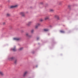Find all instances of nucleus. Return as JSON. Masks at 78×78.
I'll use <instances>...</instances> for the list:
<instances>
[{
	"label": "nucleus",
	"mask_w": 78,
	"mask_h": 78,
	"mask_svg": "<svg viewBox=\"0 0 78 78\" xmlns=\"http://www.w3.org/2000/svg\"><path fill=\"white\" fill-rule=\"evenodd\" d=\"M23 50V48H20L19 50H20V51L21 50Z\"/></svg>",
	"instance_id": "nucleus-15"
},
{
	"label": "nucleus",
	"mask_w": 78,
	"mask_h": 78,
	"mask_svg": "<svg viewBox=\"0 0 78 78\" xmlns=\"http://www.w3.org/2000/svg\"><path fill=\"white\" fill-rule=\"evenodd\" d=\"M17 62V61L16 59H15L14 61V62L15 64H16Z\"/></svg>",
	"instance_id": "nucleus-12"
},
{
	"label": "nucleus",
	"mask_w": 78,
	"mask_h": 78,
	"mask_svg": "<svg viewBox=\"0 0 78 78\" xmlns=\"http://www.w3.org/2000/svg\"><path fill=\"white\" fill-rule=\"evenodd\" d=\"M18 6V5H15L12 6L10 7L11 8H17Z\"/></svg>",
	"instance_id": "nucleus-1"
},
{
	"label": "nucleus",
	"mask_w": 78,
	"mask_h": 78,
	"mask_svg": "<svg viewBox=\"0 0 78 78\" xmlns=\"http://www.w3.org/2000/svg\"><path fill=\"white\" fill-rule=\"evenodd\" d=\"M5 22H4L3 23V25H5Z\"/></svg>",
	"instance_id": "nucleus-22"
},
{
	"label": "nucleus",
	"mask_w": 78,
	"mask_h": 78,
	"mask_svg": "<svg viewBox=\"0 0 78 78\" xmlns=\"http://www.w3.org/2000/svg\"><path fill=\"white\" fill-rule=\"evenodd\" d=\"M49 19V17L48 16H46L44 18V20H48Z\"/></svg>",
	"instance_id": "nucleus-8"
},
{
	"label": "nucleus",
	"mask_w": 78,
	"mask_h": 78,
	"mask_svg": "<svg viewBox=\"0 0 78 78\" xmlns=\"http://www.w3.org/2000/svg\"><path fill=\"white\" fill-rule=\"evenodd\" d=\"M60 31L61 33H64V31L63 30H60Z\"/></svg>",
	"instance_id": "nucleus-17"
},
{
	"label": "nucleus",
	"mask_w": 78,
	"mask_h": 78,
	"mask_svg": "<svg viewBox=\"0 0 78 78\" xmlns=\"http://www.w3.org/2000/svg\"><path fill=\"white\" fill-rule=\"evenodd\" d=\"M44 31H48L49 29H44Z\"/></svg>",
	"instance_id": "nucleus-9"
},
{
	"label": "nucleus",
	"mask_w": 78,
	"mask_h": 78,
	"mask_svg": "<svg viewBox=\"0 0 78 78\" xmlns=\"http://www.w3.org/2000/svg\"><path fill=\"white\" fill-rule=\"evenodd\" d=\"M26 35L27 37H32V36L29 35V34L28 33L26 34Z\"/></svg>",
	"instance_id": "nucleus-7"
},
{
	"label": "nucleus",
	"mask_w": 78,
	"mask_h": 78,
	"mask_svg": "<svg viewBox=\"0 0 78 78\" xmlns=\"http://www.w3.org/2000/svg\"><path fill=\"white\" fill-rule=\"evenodd\" d=\"M20 39L19 38H13V40H15V41H19Z\"/></svg>",
	"instance_id": "nucleus-4"
},
{
	"label": "nucleus",
	"mask_w": 78,
	"mask_h": 78,
	"mask_svg": "<svg viewBox=\"0 0 78 78\" xmlns=\"http://www.w3.org/2000/svg\"><path fill=\"white\" fill-rule=\"evenodd\" d=\"M13 51H16V48L15 47L13 49H12Z\"/></svg>",
	"instance_id": "nucleus-10"
},
{
	"label": "nucleus",
	"mask_w": 78,
	"mask_h": 78,
	"mask_svg": "<svg viewBox=\"0 0 78 78\" xmlns=\"http://www.w3.org/2000/svg\"><path fill=\"white\" fill-rule=\"evenodd\" d=\"M20 14L22 16H25V13L24 12H21L20 13Z\"/></svg>",
	"instance_id": "nucleus-2"
},
{
	"label": "nucleus",
	"mask_w": 78,
	"mask_h": 78,
	"mask_svg": "<svg viewBox=\"0 0 78 78\" xmlns=\"http://www.w3.org/2000/svg\"><path fill=\"white\" fill-rule=\"evenodd\" d=\"M13 59H14V58L13 57H11L9 59V60L10 61H12V60H13Z\"/></svg>",
	"instance_id": "nucleus-11"
},
{
	"label": "nucleus",
	"mask_w": 78,
	"mask_h": 78,
	"mask_svg": "<svg viewBox=\"0 0 78 78\" xmlns=\"http://www.w3.org/2000/svg\"><path fill=\"white\" fill-rule=\"evenodd\" d=\"M0 75H3V73L2 72L0 71Z\"/></svg>",
	"instance_id": "nucleus-13"
},
{
	"label": "nucleus",
	"mask_w": 78,
	"mask_h": 78,
	"mask_svg": "<svg viewBox=\"0 0 78 78\" xmlns=\"http://www.w3.org/2000/svg\"><path fill=\"white\" fill-rule=\"evenodd\" d=\"M7 16H8V17H9L10 16V14H9V13H7Z\"/></svg>",
	"instance_id": "nucleus-16"
},
{
	"label": "nucleus",
	"mask_w": 78,
	"mask_h": 78,
	"mask_svg": "<svg viewBox=\"0 0 78 78\" xmlns=\"http://www.w3.org/2000/svg\"><path fill=\"white\" fill-rule=\"evenodd\" d=\"M28 72L27 71H26L24 72V74H23V76H26L27 75V74H28Z\"/></svg>",
	"instance_id": "nucleus-3"
},
{
	"label": "nucleus",
	"mask_w": 78,
	"mask_h": 78,
	"mask_svg": "<svg viewBox=\"0 0 78 78\" xmlns=\"http://www.w3.org/2000/svg\"><path fill=\"white\" fill-rule=\"evenodd\" d=\"M32 23V22L30 21L28 23H27V25H28V26H30V25H31Z\"/></svg>",
	"instance_id": "nucleus-5"
},
{
	"label": "nucleus",
	"mask_w": 78,
	"mask_h": 78,
	"mask_svg": "<svg viewBox=\"0 0 78 78\" xmlns=\"http://www.w3.org/2000/svg\"><path fill=\"white\" fill-rule=\"evenodd\" d=\"M41 22H42V21H43V20H41Z\"/></svg>",
	"instance_id": "nucleus-23"
},
{
	"label": "nucleus",
	"mask_w": 78,
	"mask_h": 78,
	"mask_svg": "<svg viewBox=\"0 0 78 78\" xmlns=\"http://www.w3.org/2000/svg\"><path fill=\"white\" fill-rule=\"evenodd\" d=\"M54 11V10L52 9H51L50 10V11H51V12H53V11Z\"/></svg>",
	"instance_id": "nucleus-18"
},
{
	"label": "nucleus",
	"mask_w": 78,
	"mask_h": 78,
	"mask_svg": "<svg viewBox=\"0 0 78 78\" xmlns=\"http://www.w3.org/2000/svg\"><path fill=\"white\" fill-rule=\"evenodd\" d=\"M31 33H33V32H34V30H32L31 31Z\"/></svg>",
	"instance_id": "nucleus-19"
},
{
	"label": "nucleus",
	"mask_w": 78,
	"mask_h": 78,
	"mask_svg": "<svg viewBox=\"0 0 78 78\" xmlns=\"http://www.w3.org/2000/svg\"><path fill=\"white\" fill-rule=\"evenodd\" d=\"M37 40H39V37H37Z\"/></svg>",
	"instance_id": "nucleus-20"
},
{
	"label": "nucleus",
	"mask_w": 78,
	"mask_h": 78,
	"mask_svg": "<svg viewBox=\"0 0 78 78\" xmlns=\"http://www.w3.org/2000/svg\"><path fill=\"white\" fill-rule=\"evenodd\" d=\"M40 25V24L38 23L37 24V25L35 26V28H37Z\"/></svg>",
	"instance_id": "nucleus-6"
},
{
	"label": "nucleus",
	"mask_w": 78,
	"mask_h": 78,
	"mask_svg": "<svg viewBox=\"0 0 78 78\" xmlns=\"http://www.w3.org/2000/svg\"><path fill=\"white\" fill-rule=\"evenodd\" d=\"M55 18H57V19H59V18H58V16H55Z\"/></svg>",
	"instance_id": "nucleus-14"
},
{
	"label": "nucleus",
	"mask_w": 78,
	"mask_h": 78,
	"mask_svg": "<svg viewBox=\"0 0 78 78\" xmlns=\"http://www.w3.org/2000/svg\"><path fill=\"white\" fill-rule=\"evenodd\" d=\"M61 2H59V5H61Z\"/></svg>",
	"instance_id": "nucleus-21"
}]
</instances>
